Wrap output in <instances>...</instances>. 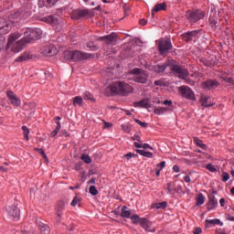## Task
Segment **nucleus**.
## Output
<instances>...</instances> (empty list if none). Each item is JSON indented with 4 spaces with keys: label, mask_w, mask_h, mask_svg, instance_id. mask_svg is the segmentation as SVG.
I'll return each instance as SVG.
<instances>
[{
    "label": "nucleus",
    "mask_w": 234,
    "mask_h": 234,
    "mask_svg": "<svg viewBox=\"0 0 234 234\" xmlns=\"http://www.w3.org/2000/svg\"><path fill=\"white\" fill-rule=\"evenodd\" d=\"M133 90H134V89L126 82L115 81L104 90V94L105 96H115L116 94L120 96H129Z\"/></svg>",
    "instance_id": "obj_1"
},
{
    "label": "nucleus",
    "mask_w": 234,
    "mask_h": 234,
    "mask_svg": "<svg viewBox=\"0 0 234 234\" xmlns=\"http://www.w3.org/2000/svg\"><path fill=\"white\" fill-rule=\"evenodd\" d=\"M63 58L67 61H84V59H94V54L85 53L80 50H66L63 53Z\"/></svg>",
    "instance_id": "obj_2"
},
{
    "label": "nucleus",
    "mask_w": 234,
    "mask_h": 234,
    "mask_svg": "<svg viewBox=\"0 0 234 234\" xmlns=\"http://www.w3.org/2000/svg\"><path fill=\"white\" fill-rule=\"evenodd\" d=\"M21 37V35L19 33H14L9 35L8 40H7V48H10L12 52H21V49L27 45V42L25 41V38H22L17 41V38Z\"/></svg>",
    "instance_id": "obj_3"
},
{
    "label": "nucleus",
    "mask_w": 234,
    "mask_h": 234,
    "mask_svg": "<svg viewBox=\"0 0 234 234\" xmlns=\"http://www.w3.org/2000/svg\"><path fill=\"white\" fill-rule=\"evenodd\" d=\"M130 74L133 76V81H135V83H142L144 85V83H147L149 80V74L145 72V70L135 68L130 71Z\"/></svg>",
    "instance_id": "obj_4"
},
{
    "label": "nucleus",
    "mask_w": 234,
    "mask_h": 234,
    "mask_svg": "<svg viewBox=\"0 0 234 234\" xmlns=\"http://www.w3.org/2000/svg\"><path fill=\"white\" fill-rule=\"evenodd\" d=\"M43 32L40 28H27L24 33V40L26 43H30L31 41H36L41 38Z\"/></svg>",
    "instance_id": "obj_5"
},
{
    "label": "nucleus",
    "mask_w": 234,
    "mask_h": 234,
    "mask_svg": "<svg viewBox=\"0 0 234 234\" xmlns=\"http://www.w3.org/2000/svg\"><path fill=\"white\" fill-rule=\"evenodd\" d=\"M156 45L161 56L167 54L169 50H173V44L170 38H160L156 40Z\"/></svg>",
    "instance_id": "obj_6"
},
{
    "label": "nucleus",
    "mask_w": 234,
    "mask_h": 234,
    "mask_svg": "<svg viewBox=\"0 0 234 234\" xmlns=\"http://www.w3.org/2000/svg\"><path fill=\"white\" fill-rule=\"evenodd\" d=\"M186 17L189 23H197V21H200V19H204V17H206V12L200 10H188L186 13Z\"/></svg>",
    "instance_id": "obj_7"
},
{
    "label": "nucleus",
    "mask_w": 234,
    "mask_h": 234,
    "mask_svg": "<svg viewBox=\"0 0 234 234\" xmlns=\"http://www.w3.org/2000/svg\"><path fill=\"white\" fill-rule=\"evenodd\" d=\"M179 93L182 98H186V100H190L191 101H197V96H195V91L191 90L188 86H181L179 87Z\"/></svg>",
    "instance_id": "obj_8"
},
{
    "label": "nucleus",
    "mask_w": 234,
    "mask_h": 234,
    "mask_svg": "<svg viewBox=\"0 0 234 234\" xmlns=\"http://www.w3.org/2000/svg\"><path fill=\"white\" fill-rule=\"evenodd\" d=\"M170 69L175 73L176 76H177V78H180V80H186V78L189 76V70L184 67L172 65L170 66Z\"/></svg>",
    "instance_id": "obj_9"
},
{
    "label": "nucleus",
    "mask_w": 234,
    "mask_h": 234,
    "mask_svg": "<svg viewBox=\"0 0 234 234\" xmlns=\"http://www.w3.org/2000/svg\"><path fill=\"white\" fill-rule=\"evenodd\" d=\"M220 85L217 80L208 79L201 84L204 90H215Z\"/></svg>",
    "instance_id": "obj_10"
},
{
    "label": "nucleus",
    "mask_w": 234,
    "mask_h": 234,
    "mask_svg": "<svg viewBox=\"0 0 234 234\" xmlns=\"http://www.w3.org/2000/svg\"><path fill=\"white\" fill-rule=\"evenodd\" d=\"M99 41H103L105 45H116L118 42V35L115 32H112L110 35L101 37Z\"/></svg>",
    "instance_id": "obj_11"
},
{
    "label": "nucleus",
    "mask_w": 234,
    "mask_h": 234,
    "mask_svg": "<svg viewBox=\"0 0 234 234\" xmlns=\"http://www.w3.org/2000/svg\"><path fill=\"white\" fill-rule=\"evenodd\" d=\"M198 34H200V30L187 31L182 35V37L186 41V43H191V41L197 42V39H198Z\"/></svg>",
    "instance_id": "obj_12"
},
{
    "label": "nucleus",
    "mask_w": 234,
    "mask_h": 234,
    "mask_svg": "<svg viewBox=\"0 0 234 234\" xmlns=\"http://www.w3.org/2000/svg\"><path fill=\"white\" fill-rule=\"evenodd\" d=\"M208 23H209L210 28H213V30H217V28H218L219 27L218 18L217 17V10L213 9V7H211V10H210V16L208 19Z\"/></svg>",
    "instance_id": "obj_13"
},
{
    "label": "nucleus",
    "mask_w": 234,
    "mask_h": 234,
    "mask_svg": "<svg viewBox=\"0 0 234 234\" xmlns=\"http://www.w3.org/2000/svg\"><path fill=\"white\" fill-rule=\"evenodd\" d=\"M90 11L89 9H77V10H73L71 12V19H75V20H80L82 17H87V16H89Z\"/></svg>",
    "instance_id": "obj_14"
},
{
    "label": "nucleus",
    "mask_w": 234,
    "mask_h": 234,
    "mask_svg": "<svg viewBox=\"0 0 234 234\" xmlns=\"http://www.w3.org/2000/svg\"><path fill=\"white\" fill-rule=\"evenodd\" d=\"M5 211L11 218L19 220V208L16 205L6 207Z\"/></svg>",
    "instance_id": "obj_15"
},
{
    "label": "nucleus",
    "mask_w": 234,
    "mask_h": 234,
    "mask_svg": "<svg viewBox=\"0 0 234 234\" xmlns=\"http://www.w3.org/2000/svg\"><path fill=\"white\" fill-rule=\"evenodd\" d=\"M140 225L142 226V228H144V229H145V231H148L151 233H154V231H156V229L153 227V222L149 221V219L145 218H143L141 219Z\"/></svg>",
    "instance_id": "obj_16"
},
{
    "label": "nucleus",
    "mask_w": 234,
    "mask_h": 234,
    "mask_svg": "<svg viewBox=\"0 0 234 234\" xmlns=\"http://www.w3.org/2000/svg\"><path fill=\"white\" fill-rule=\"evenodd\" d=\"M167 67H171V61L169 60H166L165 63H160V64L152 66V70H154V72H156L157 74H160L162 72H165Z\"/></svg>",
    "instance_id": "obj_17"
},
{
    "label": "nucleus",
    "mask_w": 234,
    "mask_h": 234,
    "mask_svg": "<svg viewBox=\"0 0 234 234\" xmlns=\"http://www.w3.org/2000/svg\"><path fill=\"white\" fill-rule=\"evenodd\" d=\"M10 28H12L10 22L5 18H0V34H8Z\"/></svg>",
    "instance_id": "obj_18"
},
{
    "label": "nucleus",
    "mask_w": 234,
    "mask_h": 234,
    "mask_svg": "<svg viewBox=\"0 0 234 234\" xmlns=\"http://www.w3.org/2000/svg\"><path fill=\"white\" fill-rule=\"evenodd\" d=\"M6 95L8 100H10V102L15 106V107H19L21 105V100L17 98L16 94H14V91L12 90H7Z\"/></svg>",
    "instance_id": "obj_19"
},
{
    "label": "nucleus",
    "mask_w": 234,
    "mask_h": 234,
    "mask_svg": "<svg viewBox=\"0 0 234 234\" xmlns=\"http://www.w3.org/2000/svg\"><path fill=\"white\" fill-rule=\"evenodd\" d=\"M217 206H218V201L215 197V196L208 197V202L207 203V211H211L212 209H216Z\"/></svg>",
    "instance_id": "obj_20"
},
{
    "label": "nucleus",
    "mask_w": 234,
    "mask_h": 234,
    "mask_svg": "<svg viewBox=\"0 0 234 234\" xmlns=\"http://www.w3.org/2000/svg\"><path fill=\"white\" fill-rule=\"evenodd\" d=\"M42 21H44V23H48V25H51L52 27H56V25H58L59 23V19H58V16L53 15L43 17Z\"/></svg>",
    "instance_id": "obj_21"
},
{
    "label": "nucleus",
    "mask_w": 234,
    "mask_h": 234,
    "mask_svg": "<svg viewBox=\"0 0 234 234\" xmlns=\"http://www.w3.org/2000/svg\"><path fill=\"white\" fill-rule=\"evenodd\" d=\"M14 19H27L30 14L25 12L23 9L16 11L13 15Z\"/></svg>",
    "instance_id": "obj_22"
},
{
    "label": "nucleus",
    "mask_w": 234,
    "mask_h": 234,
    "mask_svg": "<svg viewBox=\"0 0 234 234\" xmlns=\"http://www.w3.org/2000/svg\"><path fill=\"white\" fill-rule=\"evenodd\" d=\"M59 0H39L38 1V6L40 8H43V6H46L47 8H50L51 6H54L56 3H58Z\"/></svg>",
    "instance_id": "obj_23"
},
{
    "label": "nucleus",
    "mask_w": 234,
    "mask_h": 234,
    "mask_svg": "<svg viewBox=\"0 0 234 234\" xmlns=\"http://www.w3.org/2000/svg\"><path fill=\"white\" fill-rule=\"evenodd\" d=\"M133 107H140L143 109H151V104H149V99H144L140 101L133 102Z\"/></svg>",
    "instance_id": "obj_24"
},
{
    "label": "nucleus",
    "mask_w": 234,
    "mask_h": 234,
    "mask_svg": "<svg viewBox=\"0 0 234 234\" xmlns=\"http://www.w3.org/2000/svg\"><path fill=\"white\" fill-rule=\"evenodd\" d=\"M33 56L30 54V52L27 51L24 52L21 56H19L16 61V62H23V61H28V59H32Z\"/></svg>",
    "instance_id": "obj_25"
},
{
    "label": "nucleus",
    "mask_w": 234,
    "mask_h": 234,
    "mask_svg": "<svg viewBox=\"0 0 234 234\" xmlns=\"http://www.w3.org/2000/svg\"><path fill=\"white\" fill-rule=\"evenodd\" d=\"M166 9H167V4L165 3L156 4L152 10V16H154V12H160V10H166Z\"/></svg>",
    "instance_id": "obj_26"
},
{
    "label": "nucleus",
    "mask_w": 234,
    "mask_h": 234,
    "mask_svg": "<svg viewBox=\"0 0 234 234\" xmlns=\"http://www.w3.org/2000/svg\"><path fill=\"white\" fill-rule=\"evenodd\" d=\"M206 228H209V224H213L214 226H224V223L220 221V219L218 218H215V219H206Z\"/></svg>",
    "instance_id": "obj_27"
},
{
    "label": "nucleus",
    "mask_w": 234,
    "mask_h": 234,
    "mask_svg": "<svg viewBox=\"0 0 234 234\" xmlns=\"http://www.w3.org/2000/svg\"><path fill=\"white\" fill-rule=\"evenodd\" d=\"M58 54V48L54 46H51L46 49V55L49 58H52V56H57Z\"/></svg>",
    "instance_id": "obj_28"
},
{
    "label": "nucleus",
    "mask_w": 234,
    "mask_h": 234,
    "mask_svg": "<svg viewBox=\"0 0 234 234\" xmlns=\"http://www.w3.org/2000/svg\"><path fill=\"white\" fill-rule=\"evenodd\" d=\"M121 217H122V218H131V211L127 210L126 206H123L121 209Z\"/></svg>",
    "instance_id": "obj_29"
},
{
    "label": "nucleus",
    "mask_w": 234,
    "mask_h": 234,
    "mask_svg": "<svg viewBox=\"0 0 234 234\" xmlns=\"http://www.w3.org/2000/svg\"><path fill=\"white\" fill-rule=\"evenodd\" d=\"M65 200L61 199L59 201H58L57 203V213H63V209H65Z\"/></svg>",
    "instance_id": "obj_30"
},
{
    "label": "nucleus",
    "mask_w": 234,
    "mask_h": 234,
    "mask_svg": "<svg viewBox=\"0 0 234 234\" xmlns=\"http://www.w3.org/2000/svg\"><path fill=\"white\" fill-rule=\"evenodd\" d=\"M207 100L208 98L207 96H201V105L202 107H213V105H215V103H207Z\"/></svg>",
    "instance_id": "obj_31"
},
{
    "label": "nucleus",
    "mask_w": 234,
    "mask_h": 234,
    "mask_svg": "<svg viewBox=\"0 0 234 234\" xmlns=\"http://www.w3.org/2000/svg\"><path fill=\"white\" fill-rule=\"evenodd\" d=\"M136 153L138 154H141V156H144L145 158H153V153L151 152H145L144 150H136Z\"/></svg>",
    "instance_id": "obj_32"
},
{
    "label": "nucleus",
    "mask_w": 234,
    "mask_h": 234,
    "mask_svg": "<svg viewBox=\"0 0 234 234\" xmlns=\"http://www.w3.org/2000/svg\"><path fill=\"white\" fill-rule=\"evenodd\" d=\"M200 63H203L206 67H213L215 62L213 60H207L206 58H199Z\"/></svg>",
    "instance_id": "obj_33"
},
{
    "label": "nucleus",
    "mask_w": 234,
    "mask_h": 234,
    "mask_svg": "<svg viewBox=\"0 0 234 234\" xmlns=\"http://www.w3.org/2000/svg\"><path fill=\"white\" fill-rule=\"evenodd\" d=\"M40 233L42 234H48L50 233V227L48 225L42 224L39 226Z\"/></svg>",
    "instance_id": "obj_34"
},
{
    "label": "nucleus",
    "mask_w": 234,
    "mask_h": 234,
    "mask_svg": "<svg viewBox=\"0 0 234 234\" xmlns=\"http://www.w3.org/2000/svg\"><path fill=\"white\" fill-rule=\"evenodd\" d=\"M60 130H61V122H57L56 129L53 132H51V133H50L51 138L58 136V133H59Z\"/></svg>",
    "instance_id": "obj_35"
},
{
    "label": "nucleus",
    "mask_w": 234,
    "mask_h": 234,
    "mask_svg": "<svg viewBox=\"0 0 234 234\" xmlns=\"http://www.w3.org/2000/svg\"><path fill=\"white\" fill-rule=\"evenodd\" d=\"M197 206H202V204H204V202H206V197H204V195L202 194H198L197 196Z\"/></svg>",
    "instance_id": "obj_36"
},
{
    "label": "nucleus",
    "mask_w": 234,
    "mask_h": 234,
    "mask_svg": "<svg viewBox=\"0 0 234 234\" xmlns=\"http://www.w3.org/2000/svg\"><path fill=\"white\" fill-rule=\"evenodd\" d=\"M154 207H155V209H165V207H167V201H163L161 203H155V204H154Z\"/></svg>",
    "instance_id": "obj_37"
},
{
    "label": "nucleus",
    "mask_w": 234,
    "mask_h": 234,
    "mask_svg": "<svg viewBox=\"0 0 234 234\" xmlns=\"http://www.w3.org/2000/svg\"><path fill=\"white\" fill-rule=\"evenodd\" d=\"M86 47L87 48H90V50H92L93 52H95L99 48L98 45L94 44V41L87 42Z\"/></svg>",
    "instance_id": "obj_38"
},
{
    "label": "nucleus",
    "mask_w": 234,
    "mask_h": 234,
    "mask_svg": "<svg viewBox=\"0 0 234 234\" xmlns=\"http://www.w3.org/2000/svg\"><path fill=\"white\" fill-rule=\"evenodd\" d=\"M73 105L74 107H76L77 105H80V107H81V105H83V98L77 96L73 99Z\"/></svg>",
    "instance_id": "obj_39"
},
{
    "label": "nucleus",
    "mask_w": 234,
    "mask_h": 234,
    "mask_svg": "<svg viewBox=\"0 0 234 234\" xmlns=\"http://www.w3.org/2000/svg\"><path fill=\"white\" fill-rule=\"evenodd\" d=\"M194 142L197 145V147H200L201 149H206V144H204V142L198 139V137H195Z\"/></svg>",
    "instance_id": "obj_40"
},
{
    "label": "nucleus",
    "mask_w": 234,
    "mask_h": 234,
    "mask_svg": "<svg viewBox=\"0 0 234 234\" xmlns=\"http://www.w3.org/2000/svg\"><path fill=\"white\" fill-rule=\"evenodd\" d=\"M22 131L24 133L25 140H27V142H28V140H30L28 138V134H30V130L27 126H22Z\"/></svg>",
    "instance_id": "obj_41"
},
{
    "label": "nucleus",
    "mask_w": 234,
    "mask_h": 234,
    "mask_svg": "<svg viewBox=\"0 0 234 234\" xmlns=\"http://www.w3.org/2000/svg\"><path fill=\"white\" fill-rule=\"evenodd\" d=\"M34 151L39 153V154L43 156L44 160H46V162H48V157L47 156V154H45V150H43L42 148H34Z\"/></svg>",
    "instance_id": "obj_42"
},
{
    "label": "nucleus",
    "mask_w": 234,
    "mask_h": 234,
    "mask_svg": "<svg viewBox=\"0 0 234 234\" xmlns=\"http://www.w3.org/2000/svg\"><path fill=\"white\" fill-rule=\"evenodd\" d=\"M83 98H84V100H90V101H96V100L94 99V96L89 91L84 92Z\"/></svg>",
    "instance_id": "obj_43"
},
{
    "label": "nucleus",
    "mask_w": 234,
    "mask_h": 234,
    "mask_svg": "<svg viewBox=\"0 0 234 234\" xmlns=\"http://www.w3.org/2000/svg\"><path fill=\"white\" fill-rule=\"evenodd\" d=\"M154 112L157 115L164 114L167 112V108H154Z\"/></svg>",
    "instance_id": "obj_44"
},
{
    "label": "nucleus",
    "mask_w": 234,
    "mask_h": 234,
    "mask_svg": "<svg viewBox=\"0 0 234 234\" xmlns=\"http://www.w3.org/2000/svg\"><path fill=\"white\" fill-rule=\"evenodd\" d=\"M131 220L133 224H140V222L142 221V218L138 215H133L131 217Z\"/></svg>",
    "instance_id": "obj_45"
},
{
    "label": "nucleus",
    "mask_w": 234,
    "mask_h": 234,
    "mask_svg": "<svg viewBox=\"0 0 234 234\" xmlns=\"http://www.w3.org/2000/svg\"><path fill=\"white\" fill-rule=\"evenodd\" d=\"M80 158L85 164H90L92 162V159L89 154H82Z\"/></svg>",
    "instance_id": "obj_46"
},
{
    "label": "nucleus",
    "mask_w": 234,
    "mask_h": 234,
    "mask_svg": "<svg viewBox=\"0 0 234 234\" xmlns=\"http://www.w3.org/2000/svg\"><path fill=\"white\" fill-rule=\"evenodd\" d=\"M6 43V37L4 36H0V50H3L5 48V45Z\"/></svg>",
    "instance_id": "obj_47"
},
{
    "label": "nucleus",
    "mask_w": 234,
    "mask_h": 234,
    "mask_svg": "<svg viewBox=\"0 0 234 234\" xmlns=\"http://www.w3.org/2000/svg\"><path fill=\"white\" fill-rule=\"evenodd\" d=\"M90 193L92 197H96V195H98V189L96 188V186H90Z\"/></svg>",
    "instance_id": "obj_48"
},
{
    "label": "nucleus",
    "mask_w": 234,
    "mask_h": 234,
    "mask_svg": "<svg viewBox=\"0 0 234 234\" xmlns=\"http://www.w3.org/2000/svg\"><path fill=\"white\" fill-rule=\"evenodd\" d=\"M121 127L124 133H131V124H122Z\"/></svg>",
    "instance_id": "obj_49"
},
{
    "label": "nucleus",
    "mask_w": 234,
    "mask_h": 234,
    "mask_svg": "<svg viewBox=\"0 0 234 234\" xmlns=\"http://www.w3.org/2000/svg\"><path fill=\"white\" fill-rule=\"evenodd\" d=\"M206 168L210 171V173H217V168L212 164H207Z\"/></svg>",
    "instance_id": "obj_50"
},
{
    "label": "nucleus",
    "mask_w": 234,
    "mask_h": 234,
    "mask_svg": "<svg viewBox=\"0 0 234 234\" xmlns=\"http://www.w3.org/2000/svg\"><path fill=\"white\" fill-rule=\"evenodd\" d=\"M136 156H138V154H133V153H128V154H124V158H126V160H131V158H133Z\"/></svg>",
    "instance_id": "obj_51"
},
{
    "label": "nucleus",
    "mask_w": 234,
    "mask_h": 234,
    "mask_svg": "<svg viewBox=\"0 0 234 234\" xmlns=\"http://www.w3.org/2000/svg\"><path fill=\"white\" fill-rule=\"evenodd\" d=\"M222 182H228L229 180V174L223 172L222 174Z\"/></svg>",
    "instance_id": "obj_52"
},
{
    "label": "nucleus",
    "mask_w": 234,
    "mask_h": 234,
    "mask_svg": "<svg viewBox=\"0 0 234 234\" xmlns=\"http://www.w3.org/2000/svg\"><path fill=\"white\" fill-rule=\"evenodd\" d=\"M135 123H138V125H140L141 127H147V122H144L142 121H140L139 119H134Z\"/></svg>",
    "instance_id": "obj_53"
},
{
    "label": "nucleus",
    "mask_w": 234,
    "mask_h": 234,
    "mask_svg": "<svg viewBox=\"0 0 234 234\" xmlns=\"http://www.w3.org/2000/svg\"><path fill=\"white\" fill-rule=\"evenodd\" d=\"M154 84L156 85V87H164L165 85V82H164V80H155Z\"/></svg>",
    "instance_id": "obj_54"
},
{
    "label": "nucleus",
    "mask_w": 234,
    "mask_h": 234,
    "mask_svg": "<svg viewBox=\"0 0 234 234\" xmlns=\"http://www.w3.org/2000/svg\"><path fill=\"white\" fill-rule=\"evenodd\" d=\"M80 202V198H78V197H75L70 204V206H72V207H76V206H78V203Z\"/></svg>",
    "instance_id": "obj_55"
},
{
    "label": "nucleus",
    "mask_w": 234,
    "mask_h": 234,
    "mask_svg": "<svg viewBox=\"0 0 234 234\" xmlns=\"http://www.w3.org/2000/svg\"><path fill=\"white\" fill-rule=\"evenodd\" d=\"M60 135L64 136L65 138H69V136H70V133H69V132H67V130H62L60 132Z\"/></svg>",
    "instance_id": "obj_56"
},
{
    "label": "nucleus",
    "mask_w": 234,
    "mask_h": 234,
    "mask_svg": "<svg viewBox=\"0 0 234 234\" xmlns=\"http://www.w3.org/2000/svg\"><path fill=\"white\" fill-rule=\"evenodd\" d=\"M224 81H226V83H230V85H234V80L231 77L224 79Z\"/></svg>",
    "instance_id": "obj_57"
},
{
    "label": "nucleus",
    "mask_w": 234,
    "mask_h": 234,
    "mask_svg": "<svg viewBox=\"0 0 234 234\" xmlns=\"http://www.w3.org/2000/svg\"><path fill=\"white\" fill-rule=\"evenodd\" d=\"M216 234H227L226 229H216Z\"/></svg>",
    "instance_id": "obj_58"
},
{
    "label": "nucleus",
    "mask_w": 234,
    "mask_h": 234,
    "mask_svg": "<svg viewBox=\"0 0 234 234\" xmlns=\"http://www.w3.org/2000/svg\"><path fill=\"white\" fill-rule=\"evenodd\" d=\"M193 233L194 234H200L202 233V229L200 227H197L194 230H193Z\"/></svg>",
    "instance_id": "obj_59"
},
{
    "label": "nucleus",
    "mask_w": 234,
    "mask_h": 234,
    "mask_svg": "<svg viewBox=\"0 0 234 234\" xmlns=\"http://www.w3.org/2000/svg\"><path fill=\"white\" fill-rule=\"evenodd\" d=\"M132 140L142 143V138L140 137V135H133L132 137Z\"/></svg>",
    "instance_id": "obj_60"
},
{
    "label": "nucleus",
    "mask_w": 234,
    "mask_h": 234,
    "mask_svg": "<svg viewBox=\"0 0 234 234\" xmlns=\"http://www.w3.org/2000/svg\"><path fill=\"white\" fill-rule=\"evenodd\" d=\"M226 219L234 222V217L231 214H226Z\"/></svg>",
    "instance_id": "obj_61"
},
{
    "label": "nucleus",
    "mask_w": 234,
    "mask_h": 234,
    "mask_svg": "<svg viewBox=\"0 0 234 234\" xmlns=\"http://www.w3.org/2000/svg\"><path fill=\"white\" fill-rule=\"evenodd\" d=\"M139 24L142 26V27H145V25H147V20L142 18L139 20Z\"/></svg>",
    "instance_id": "obj_62"
},
{
    "label": "nucleus",
    "mask_w": 234,
    "mask_h": 234,
    "mask_svg": "<svg viewBox=\"0 0 234 234\" xmlns=\"http://www.w3.org/2000/svg\"><path fill=\"white\" fill-rule=\"evenodd\" d=\"M174 191H176V193H182V186H177L176 188H174Z\"/></svg>",
    "instance_id": "obj_63"
},
{
    "label": "nucleus",
    "mask_w": 234,
    "mask_h": 234,
    "mask_svg": "<svg viewBox=\"0 0 234 234\" xmlns=\"http://www.w3.org/2000/svg\"><path fill=\"white\" fill-rule=\"evenodd\" d=\"M157 167H160V170H162L164 167H165V161H163L160 164H158Z\"/></svg>",
    "instance_id": "obj_64"
}]
</instances>
